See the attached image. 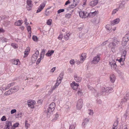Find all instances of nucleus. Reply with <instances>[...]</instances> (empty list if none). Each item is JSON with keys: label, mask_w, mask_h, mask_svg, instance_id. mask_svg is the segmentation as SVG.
<instances>
[{"label": "nucleus", "mask_w": 129, "mask_h": 129, "mask_svg": "<svg viewBox=\"0 0 129 129\" xmlns=\"http://www.w3.org/2000/svg\"><path fill=\"white\" fill-rule=\"evenodd\" d=\"M79 15L80 17L86 18L88 16L87 13L84 11H80L79 12Z\"/></svg>", "instance_id": "12"}, {"label": "nucleus", "mask_w": 129, "mask_h": 129, "mask_svg": "<svg viewBox=\"0 0 129 129\" xmlns=\"http://www.w3.org/2000/svg\"><path fill=\"white\" fill-rule=\"evenodd\" d=\"M42 59V58H41V57H40V58H39L37 60L36 63L37 64H38L40 62L41 60Z\"/></svg>", "instance_id": "50"}, {"label": "nucleus", "mask_w": 129, "mask_h": 129, "mask_svg": "<svg viewBox=\"0 0 129 129\" xmlns=\"http://www.w3.org/2000/svg\"><path fill=\"white\" fill-rule=\"evenodd\" d=\"M16 112V110L15 109H12V110L11 111V114H13L15 113Z\"/></svg>", "instance_id": "56"}, {"label": "nucleus", "mask_w": 129, "mask_h": 129, "mask_svg": "<svg viewBox=\"0 0 129 129\" xmlns=\"http://www.w3.org/2000/svg\"><path fill=\"white\" fill-rule=\"evenodd\" d=\"M71 87H73V86L78 87L79 86V84H77V83H75V82H73L71 84Z\"/></svg>", "instance_id": "35"}, {"label": "nucleus", "mask_w": 129, "mask_h": 129, "mask_svg": "<svg viewBox=\"0 0 129 129\" xmlns=\"http://www.w3.org/2000/svg\"><path fill=\"white\" fill-rule=\"evenodd\" d=\"M96 102L98 104H101L102 103V102L100 99H98L96 100Z\"/></svg>", "instance_id": "58"}, {"label": "nucleus", "mask_w": 129, "mask_h": 129, "mask_svg": "<svg viewBox=\"0 0 129 129\" xmlns=\"http://www.w3.org/2000/svg\"><path fill=\"white\" fill-rule=\"evenodd\" d=\"M23 21L19 20L15 22V24L16 26H19L21 25L23 23Z\"/></svg>", "instance_id": "25"}, {"label": "nucleus", "mask_w": 129, "mask_h": 129, "mask_svg": "<svg viewBox=\"0 0 129 129\" xmlns=\"http://www.w3.org/2000/svg\"><path fill=\"white\" fill-rule=\"evenodd\" d=\"M92 92L93 93H94V95L96 97H98L99 95H102L103 93H97L95 90V91H93Z\"/></svg>", "instance_id": "32"}, {"label": "nucleus", "mask_w": 129, "mask_h": 129, "mask_svg": "<svg viewBox=\"0 0 129 129\" xmlns=\"http://www.w3.org/2000/svg\"><path fill=\"white\" fill-rule=\"evenodd\" d=\"M116 79V77L114 74L111 75L110 76V79L111 82L113 83L114 82Z\"/></svg>", "instance_id": "16"}, {"label": "nucleus", "mask_w": 129, "mask_h": 129, "mask_svg": "<svg viewBox=\"0 0 129 129\" xmlns=\"http://www.w3.org/2000/svg\"><path fill=\"white\" fill-rule=\"evenodd\" d=\"M86 57V54L85 53L82 54L80 56L81 62L82 63Z\"/></svg>", "instance_id": "15"}, {"label": "nucleus", "mask_w": 129, "mask_h": 129, "mask_svg": "<svg viewBox=\"0 0 129 129\" xmlns=\"http://www.w3.org/2000/svg\"><path fill=\"white\" fill-rule=\"evenodd\" d=\"M129 40V33H127L123 38L122 45L123 46H125L126 45L127 43Z\"/></svg>", "instance_id": "2"}, {"label": "nucleus", "mask_w": 129, "mask_h": 129, "mask_svg": "<svg viewBox=\"0 0 129 129\" xmlns=\"http://www.w3.org/2000/svg\"><path fill=\"white\" fill-rule=\"evenodd\" d=\"M76 5H75V4L73 3V4L71 5L70 6V7L71 8H75Z\"/></svg>", "instance_id": "59"}, {"label": "nucleus", "mask_w": 129, "mask_h": 129, "mask_svg": "<svg viewBox=\"0 0 129 129\" xmlns=\"http://www.w3.org/2000/svg\"><path fill=\"white\" fill-rule=\"evenodd\" d=\"M78 95L81 96L83 94V92L82 91V90L81 89H79L78 90L77 93Z\"/></svg>", "instance_id": "33"}, {"label": "nucleus", "mask_w": 129, "mask_h": 129, "mask_svg": "<svg viewBox=\"0 0 129 129\" xmlns=\"http://www.w3.org/2000/svg\"><path fill=\"white\" fill-rule=\"evenodd\" d=\"M32 2L30 0H27L26 3L27 5L26 6L27 10L29 11L31 10L33 7Z\"/></svg>", "instance_id": "4"}, {"label": "nucleus", "mask_w": 129, "mask_h": 129, "mask_svg": "<svg viewBox=\"0 0 129 129\" xmlns=\"http://www.w3.org/2000/svg\"><path fill=\"white\" fill-rule=\"evenodd\" d=\"M83 102L82 99H79L77 101L76 104L77 109L78 110L80 109L83 106Z\"/></svg>", "instance_id": "3"}, {"label": "nucleus", "mask_w": 129, "mask_h": 129, "mask_svg": "<svg viewBox=\"0 0 129 129\" xmlns=\"http://www.w3.org/2000/svg\"><path fill=\"white\" fill-rule=\"evenodd\" d=\"M1 120L2 121H5L7 119L6 118V116H4L1 118Z\"/></svg>", "instance_id": "48"}, {"label": "nucleus", "mask_w": 129, "mask_h": 129, "mask_svg": "<svg viewBox=\"0 0 129 129\" xmlns=\"http://www.w3.org/2000/svg\"><path fill=\"white\" fill-rule=\"evenodd\" d=\"M22 113L21 112L19 113L17 115V117L21 118L22 117Z\"/></svg>", "instance_id": "61"}, {"label": "nucleus", "mask_w": 129, "mask_h": 129, "mask_svg": "<svg viewBox=\"0 0 129 129\" xmlns=\"http://www.w3.org/2000/svg\"><path fill=\"white\" fill-rule=\"evenodd\" d=\"M19 125V124L18 123H15L13 125V126L14 128H15L17 127L18 125Z\"/></svg>", "instance_id": "55"}, {"label": "nucleus", "mask_w": 129, "mask_h": 129, "mask_svg": "<svg viewBox=\"0 0 129 129\" xmlns=\"http://www.w3.org/2000/svg\"><path fill=\"white\" fill-rule=\"evenodd\" d=\"M64 9H63L59 10L57 11V13H60L61 12H63L64 11Z\"/></svg>", "instance_id": "53"}, {"label": "nucleus", "mask_w": 129, "mask_h": 129, "mask_svg": "<svg viewBox=\"0 0 129 129\" xmlns=\"http://www.w3.org/2000/svg\"><path fill=\"white\" fill-rule=\"evenodd\" d=\"M33 40L34 41H37L38 40V38L36 36H33L32 37Z\"/></svg>", "instance_id": "51"}, {"label": "nucleus", "mask_w": 129, "mask_h": 129, "mask_svg": "<svg viewBox=\"0 0 129 129\" xmlns=\"http://www.w3.org/2000/svg\"><path fill=\"white\" fill-rule=\"evenodd\" d=\"M45 51L44 49H43L40 55V57H41V58H42V59L43 58L44 56L45 53Z\"/></svg>", "instance_id": "30"}, {"label": "nucleus", "mask_w": 129, "mask_h": 129, "mask_svg": "<svg viewBox=\"0 0 129 129\" xmlns=\"http://www.w3.org/2000/svg\"><path fill=\"white\" fill-rule=\"evenodd\" d=\"M54 109V108H51L49 106L47 109V112L51 113V112L53 111Z\"/></svg>", "instance_id": "24"}, {"label": "nucleus", "mask_w": 129, "mask_h": 129, "mask_svg": "<svg viewBox=\"0 0 129 129\" xmlns=\"http://www.w3.org/2000/svg\"><path fill=\"white\" fill-rule=\"evenodd\" d=\"M89 118H85L84 119L83 122L82 123V125L84 126L88 123L89 121Z\"/></svg>", "instance_id": "21"}, {"label": "nucleus", "mask_w": 129, "mask_h": 129, "mask_svg": "<svg viewBox=\"0 0 129 129\" xmlns=\"http://www.w3.org/2000/svg\"><path fill=\"white\" fill-rule=\"evenodd\" d=\"M98 0H94L91 1L89 3V5L93 7L96 6L98 3Z\"/></svg>", "instance_id": "14"}, {"label": "nucleus", "mask_w": 129, "mask_h": 129, "mask_svg": "<svg viewBox=\"0 0 129 129\" xmlns=\"http://www.w3.org/2000/svg\"><path fill=\"white\" fill-rule=\"evenodd\" d=\"M109 65L110 66L111 69H114L116 71H117V69H116L117 65L116 63V62L114 60H112L111 61L109 62Z\"/></svg>", "instance_id": "7"}, {"label": "nucleus", "mask_w": 129, "mask_h": 129, "mask_svg": "<svg viewBox=\"0 0 129 129\" xmlns=\"http://www.w3.org/2000/svg\"><path fill=\"white\" fill-rule=\"evenodd\" d=\"M49 106L55 109V104L54 103L52 102L50 105Z\"/></svg>", "instance_id": "37"}, {"label": "nucleus", "mask_w": 129, "mask_h": 129, "mask_svg": "<svg viewBox=\"0 0 129 129\" xmlns=\"http://www.w3.org/2000/svg\"><path fill=\"white\" fill-rule=\"evenodd\" d=\"M54 52V51L53 50H49L47 53L46 54V55L47 56H51Z\"/></svg>", "instance_id": "22"}, {"label": "nucleus", "mask_w": 129, "mask_h": 129, "mask_svg": "<svg viewBox=\"0 0 129 129\" xmlns=\"http://www.w3.org/2000/svg\"><path fill=\"white\" fill-rule=\"evenodd\" d=\"M10 89H11V90H12V91L13 92H16L18 90V89L17 87L16 86H15L13 88H11Z\"/></svg>", "instance_id": "31"}, {"label": "nucleus", "mask_w": 129, "mask_h": 129, "mask_svg": "<svg viewBox=\"0 0 129 129\" xmlns=\"http://www.w3.org/2000/svg\"><path fill=\"white\" fill-rule=\"evenodd\" d=\"M80 0H73V3L75 4V5H77L79 3Z\"/></svg>", "instance_id": "39"}, {"label": "nucleus", "mask_w": 129, "mask_h": 129, "mask_svg": "<svg viewBox=\"0 0 129 129\" xmlns=\"http://www.w3.org/2000/svg\"><path fill=\"white\" fill-rule=\"evenodd\" d=\"M124 2H121L120 3L119 5V8H122L124 6Z\"/></svg>", "instance_id": "34"}, {"label": "nucleus", "mask_w": 129, "mask_h": 129, "mask_svg": "<svg viewBox=\"0 0 129 129\" xmlns=\"http://www.w3.org/2000/svg\"><path fill=\"white\" fill-rule=\"evenodd\" d=\"M119 9V8H116L113 11L112 14H114L115 13H116V12Z\"/></svg>", "instance_id": "47"}, {"label": "nucleus", "mask_w": 129, "mask_h": 129, "mask_svg": "<svg viewBox=\"0 0 129 129\" xmlns=\"http://www.w3.org/2000/svg\"><path fill=\"white\" fill-rule=\"evenodd\" d=\"M127 111L124 114L123 117L125 119H126L127 117Z\"/></svg>", "instance_id": "44"}, {"label": "nucleus", "mask_w": 129, "mask_h": 129, "mask_svg": "<svg viewBox=\"0 0 129 129\" xmlns=\"http://www.w3.org/2000/svg\"><path fill=\"white\" fill-rule=\"evenodd\" d=\"M46 3V1H44L40 5L37 11V13H39L43 10L45 6Z\"/></svg>", "instance_id": "8"}, {"label": "nucleus", "mask_w": 129, "mask_h": 129, "mask_svg": "<svg viewBox=\"0 0 129 129\" xmlns=\"http://www.w3.org/2000/svg\"><path fill=\"white\" fill-rule=\"evenodd\" d=\"M27 103L29 107L30 108L33 109L34 108V105L36 103V102L34 100H29L27 102Z\"/></svg>", "instance_id": "9"}, {"label": "nucleus", "mask_w": 129, "mask_h": 129, "mask_svg": "<svg viewBox=\"0 0 129 129\" xmlns=\"http://www.w3.org/2000/svg\"><path fill=\"white\" fill-rule=\"evenodd\" d=\"M39 54V51L37 50L35 53L33 54L31 58V60L33 61H35L37 59Z\"/></svg>", "instance_id": "10"}, {"label": "nucleus", "mask_w": 129, "mask_h": 129, "mask_svg": "<svg viewBox=\"0 0 129 129\" xmlns=\"http://www.w3.org/2000/svg\"><path fill=\"white\" fill-rule=\"evenodd\" d=\"M76 124L75 122L72 123L70 125L69 129H75Z\"/></svg>", "instance_id": "23"}, {"label": "nucleus", "mask_w": 129, "mask_h": 129, "mask_svg": "<svg viewBox=\"0 0 129 129\" xmlns=\"http://www.w3.org/2000/svg\"><path fill=\"white\" fill-rule=\"evenodd\" d=\"M29 52H27L26 51H25L24 53V57H25L27 56Z\"/></svg>", "instance_id": "60"}, {"label": "nucleus", "mask_w": 129, "mask_h": 129, "mask_svg": "<svg viewBox=\"0 0 129 129\" xmlns=\"http://www.w3.org/2000/svg\"><path fill=\"white\" fill-rule=\"evenodd\" d=\"M88 89H89V90H92V91H95V90L90 86L88 85Z\"/></svg>", "instance_id": "49"}, {"label": "nucleus", "mask_w": 129, "mask_h": 129, "mask_svg": "<svg viewBox=\"0 0 129 129\" xmlns=\"http://www.w3.org/2000/svg\"><path fill=\"white\" fill-rule=\"evenodd\" d=\"M62 79L60 78L59 77L57 79L56 82H58V83L60 84L61 82V80Z\"/></svg>", "instance_id": "54"}, {"label": "nucleus", "mask_w": 129, "mask_h": 129, "mask_svg": "<svg viewBox=\"0 0 129 129\" xmlns=\"http://www.w3.org/2000/svg\"><path fill=\"white\" fill-rule=\"evenodd\" d=\"M71 16V14L69 13H68L66 14L65 17L68 18H69Z\"/></svg>", "instance_id": "46"}, {"label": "nucleus", "mask_w": 129, "mask_h": 129, "mask_svg": "<svg viewBox=\"0 0 129 129\" xmlns=\"http://www.w3.org/2000/svg\"><path fill=\"white\" fill-rule=\"evenodd\" d=\"M120 21V19L119 18H116L111 22V25H114L115 24L118 23Z\"/></svg>", "instance_id": "13"}, {"label": "nucleus", "mask_w": 129, "mask_h": 129, "mask_svg": "<svg viewBox=\"0 0 129 129\" xmlns=\"http://www.w3.org/2000/svg\"><path fill=\"white\" fill-rule=\"evenodd\" d=\"M11 46L15 49L17 48V45L14 43H12L11 44Z\"/></svg>", "instance_id": "40"}, {"label": "nucleus", "mask_w": 129, "mask_h": 129, "mask_svg": "<svg viewBox=\"0 0 129 129\" xmlns=\"http://www.w3.org/2000/svg\"><path fill=\"white\" fill-rule=\"evenodd\" d=\"M60 83H58V82H56V83H55V85L53 86V88H52L53 90L55 89L59 85Z\"/></svg>", "instance_id": "36"}, {"label": "nucleus", "mask_w": 129, "mask_h": 129, "mask_svg": "<svg viewBox=\"0 0 129 129\" xmlns=\"http://www.w3.org/2000/svg\"><path fill=\"white\" fill-rule=\"evenodd\" d=\"M59 116L58 114L57 113H56L55 115V117L54 119L55 120H57Z\"/></svg>", "instance_id": "57"}, {"label": "nucleus", "mask_w": 129, "mask_h": 129, "mask_svg": "<svg viewBox=\"0 0 129 129\" xmlns=\"http://www.w3.org/2000/svg\"><path fill=\"white\" fill-rule=\"evenodd\" d=\"M52 20L51 19H49L47 20V24L49 25H51L52 23Z\"/></svg>", "instance_id": "45"}, {"label": "nucleus", "mask_w": 129, "mask_h": 129, "mask_svg": "<svg viewBox=\"0 0 129 129\" xmlns=\"http://www.w3.org/2000/svg\"><path fill=\"white\" fill-rule=\"evenodd\" d=\"M12 121L7 120L6 121V125L4 129H9L12 126Z\"/></svg>", "instance_id": "11"}, {"label": "nucleus", "mask_w": 129, "mask_h": 129, "mask_svg": "<svg viewBox=\"0 0 129 129\" xmlns=\"http://www.w3.org/2000/svg\"><path fill=\"white\" fill-rule=\"evenodd\" d=\"M45 15L46 16H48L49 15V11H47V10H46L45 11Z\"/></svg>", "instance_id": "64"}, {"label": "nucleus", "mask_w": 129, "mask_h": 129, "mask_svg": "<svg viewBox=\"0 0 129 129\" xmlns=\"http://www.w3.org/2000/svg\"><path fill=\"white\" fill-rule=\"evenodd\" d=\"M27 121L26 120L25 122V126L26 128H27L30 126V124L27 123Z\"/></svg>", "instance_id": "41"}, {"label": "nucleus", "mask_w": 129, "mask_h": 129, "mask_svg": "<svg viewBox=\"0 0 129 129\" xmlns=\"http://www.w3.org/2000/svg\"><path fill=\"white\" fill-rule=\"evenodd\" d=\"M118 122L117 121H115L113 124V126L112 129H117V125Z\"/></svg>", "instance_id": "19"}, {"label": "nucleus", "mask_w": 129, "mask_h": 129, "mask_svg": "<svg viewBox=\"0 0 129 129\" xmlns=\"http://www.w3.org/2000/svg\"><path fill=\"white\" fill-rule=\"evenodd\" d=\"M100 54L97 55L96 56L94 57L91 61L92 63L94 64H97L100 59Z\"/></svg>", "instance_id": "5"}, {"label": "nucleus", "mask_w": 129, "mask_h": 129, "mask_svg": "<svg viewBox=\"0 0 129 129\" xmlns=\"http://www.w3.org/2000/svg\"><path fill=\"white\" fill-rule=\"evenodd\" d=\"M14 83L13 82L11 83L8 85V86H7L6 87H5L4 88V89L5 90H6V89H9L11 86H13L14 85Z\"/></svg>", "instance_id": "28"}, {"label": "nucleus", "mask_w": 129, "mask_h": 129, "mask_svg": "<svg viewBox=\"0 0 129 129\" xmlns=\"http://www.w3.org/2000/svg\"><path fill=\"white\" fill-rule=\"evenodd\" d=\"M88 114L90 115H92L93 114V111L90 109L88 110Z\"/></svg>", "instance_id": "43"}, {"label": "nucleus", "mask_w": 129, "mask_h": 129, "mask_svg": "<svg viewBox=\"0 0 129 129\" xmlns=\"http://www.w3.org/2000/svg\"><path fill=\"white\" fill-rule=\"evenodd\" d=\"M126 52L125 50L123 52L122 56V57H123V58L124 59H125L126 54Z\"/></svg>", "instance_id": "38"}, {"label": "nucleus", "mask_w": 129, "mask_h": 129, "mask_svg": "<svg viewBox=\"0 0 129 129\" xmlns=\"http://www.w3.org/2000/svg\"><path fill=\"white\" fill-rule=\"evenodd\" d=\"M10 24L11 22L8 21H5L3 23V24L6 27L8 26Z\"/></svg>", "instance_id": "26"}, {"label": "nucleus", "mask_w": 129, "mask_h": 129, "mask_svg": "<svg viewBox=\"0 0 129 129\" xmlns=\"http://www.w3.org/2000/svg\"><path fill=\"white\" fill-rule=\"evenodd\" d=\"M13 93L11 90V89H10L8 91H6L5 93L6 95H8Z\"/></svg>", "instance_id": "29"}, {"label": "nucleus", "mask_w": 129, "mask_h": 129, "mask_svg": "<svg viewBox=\"0 0 129 129\" xmlns=\"http://www.w3.org/2000/svg\"><path fill=\"white\" fill-rule=\"evenodd\" d=\"M102 92H106L110 93L113 92V88L111 87H107L106 88L103 87L102 88Z\"/></svg>", "instance_id": "6"}, {"label": "nucleus", "mask_w": 129, "mask_h": 129, "mask_svg": "<svg viewBox=\"0 0 129 129\" xmlns=\"http://www.w3.org/2000/svg\"><path fill=\"white\" fill-rule=\"evenodd\" d=\"M70 35V33H66V34L64 35V39L66 40H68L69 38V36Z\"/></svg>", "instance_id": "20"}, {"label": "nucleus", "mask_w": 129, "mask_h": 129, "mask_svg": "<svg viewBox=\"0 0 129 129\" xmlns=\"http://www.w3.org/2000/svg\"><path fill=\"white\" fill-rule=\"evenodd\" d=\"M75 63V61L74 59H72L70 60V64L72 65L74 64Z\"/></svg>", "instance_id": "62"}, {"label": "nucleus", "mask_w": 129, "mask_h": 129, "mask_svg": "<svg viewBox=\"0 0 129 129\" xmlns=\"http://www.w3.org/2000/svg\"><path fill=\"white\" fill-rule=\"evenodd\" d=\"M97 12L96 11L92 12H90L89 14H87L88 17H90L91 16H94L95 15Z\"/></svg>", "instance_id": "27"}, {"label": "nucleus", "mask_w": 129, "mask_h": 129, "mask_svg": "<svg viewBox=\"0 0 129 129\" xmlns=\"http://www.w3.org/2000/svg\"><path fill=\"white\" fill-rule=\"evenodd\" d=\"M13 64L15 65H19L20 62L19 60L18 59H15L13 60L12 62Z\"/></svg>", "instance_id": "18"}, {"label": "nucleus", "mask_w": 129, "mask_h": 129, "mask_svg": "<svg viewBox=\"0 0 129 129\" xmlns=\"http://www.w3.org/2000/svg\"><path fill=\"white\" fill-rule=\"evenodd\" d=\"M79 25H80L81 26L80 27H78V29L80 31L82 30V28L83 27V25L82 23L80 24Z\"/></svg>", "instance_id": "52"}, {"label": "nucleus", "mask_w": 129, "mask_h": 129, "mask_svg": "<svg viewBox=\"0 0 129 129\" xmlns=\"http://www.w3.org/2000/svg\"><path fill=\"white\" fill-rule=\"evenodd\" d=\"M75 80L77 82H80L81 81V78L80 77L78 76L77 75H75L74 76Z\"/></svg>", "instance_id": "17"}, {"label": "nucleus", "mask_w": 129, "mask_h": 129, "mask_svg": "<svg viewBox=\"0 0 129 129\" xmlns=\"http://www.w3.org/2000/svg\"><path fill=\"white\" fill-rule=\"evenodd\" d=\"M27 30L28 32L29 33H31V28L29 26H27Z\"/></svg>", "instance_id": "42"}, {"label": "nucleus", "mask_w": 129, "mask_h": 129, "mask_svg": "<svg viewBox=\"0 0 129 129\" xmlns=\"http://www.w3.org/2000/svg\"><path fill=\"white\" fill-rule=\"evenodd\" d=\"M63 37V35H60L58 37V39L60 40H62Z\"/></svg>", "instance_id": "63"}, {"label": "nucleus", "mask_w": 129, "mask_h": 129, "mask_svg": "<svg viewBox=\"0 0 129 129\" xmlns=\"http://www.w3.org/2000/svg\"><path fill=\"white\" fill-rule=\"evenodd\" d=\"M113 39V42L110 43L108 45V47L111 48L112 52L114 51L115 48L118 45L119 43V42L117 40L116 38L114 37Z\"/></svg>", "instance_id": "1"}]
</instances>
